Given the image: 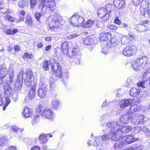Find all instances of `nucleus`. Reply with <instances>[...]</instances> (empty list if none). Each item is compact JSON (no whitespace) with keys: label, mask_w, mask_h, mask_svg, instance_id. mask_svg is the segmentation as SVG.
<instances>
[{"label":"nucleus","mask_w":150,"mask_h":150,"mask_svg":"<svg viewBox=\"0 0 150 150\" xmlns=\"http://www.w3.org/2000/svg\"><path fill=\"white\" fill-rule=\"evenodd\" d=\"M131 40L130 38L127 36L123 35L121 38V43L122 45L128 44Z\"/></svg>","instance_id":"c85d7f7f"},{"label":"nucleus","mask_w":150,"mask_h":150,"mask_svg":"<svg viewBox=\"0 0 150 150\" xmlns=\"http://www.w3.org/2000/svg\"><path fill=\"white\" fill-rule=\"evenodd\" d=\"M0 78L1 79H4L8 73V69L5 66H2V68H0Z\"/></svg>","instance_id":"393cba45"},{"label":"nucleus","mask_w":150,"mask_h":150,"mask_svg":"<svg viewBox=\"0 0 150 150\" xmlns=\"http://www.w3.org/2000/svg\"><path fill=\"white\" fill-rule=\"evenodd\" d=\"M49 134H42L40 135L39 137V140L40 141H42L43 144L46 143L48 141Z\"/></svg>","instance_id":"2f4dec72"},{"label":"nucleus","mask_w":150,"mask_h":150,"mask_svg":"<svg viewBox=\"0 0 150 150\" xmlns=\"http://www.w3.org/2000/svg\"><path fill=\"white\" fill-rule=\"evenodd\" d=\"M147 11L145 8H141L140 9L141 14L145 17H147Z\"/></svg>","instance_id":"c03bdc74"},{"label":"nucleus","mask_w":150,"mask_h":150,"mask_svg":"<svg viewBox=\"0 0 150 150\" xmlns=\"http://www.w3.org/2000/svg\"><path fill=\"white\" fill-rule=\"evenodd\" d=\"M68 48L67 54L70 58H74L75 56L79 58L81 56V54L75 42H68Z\"/></svg>","instance_id":"20e7f679"},{"label":"nucleus","mask_w":150,"mask_h":150,"mask_svg":"<svg viewBox=\"0 0 150 150\" xmlns=\"http://www.w3.org/2000/svg\"><path fill=\"white\" fill-rule=\"evenodd\" d=\"M132 118V116L131 115L129 114H125L120 117L119 122H120L122 126V124H126L129 123Z\"/></svg>","instance_id":"ddd939ff"},{"label":"nucleus","mask_w":150,"mask_h":150,"mask_svg":"<svg viewBox=\"0 0 150 150\" xmlns=\"http://www.w3.org/2000/svg\"><path fill=\"white\" fill-rule=\"evenodd\" d=\"M94 23V21L91 20H88L83 25V27L88 28L92 27Z\"/></svg>","instance_id":"c756f323"},{"label":"nucleus","mask_w":150,"mask_h":150,"mask_svg":"<svg viewBox=\"0 0 150 150\" xmlns=\"http://www.w3.org/2000/svg\"><path fill=\"white\" fill-rule=\"evenodd\" d=\"M114 5L118 8H121L124 4V2L122 0H114L113 2Z\"/></svg>","instance_id":"a878e982"},{"label":"nucleus","mask_w":150,"mask_h":150,"mask_svg":"<svg viewBox=\"0 0 150 150\" xmlns=\"http://www.w3.org/2000/svg\"><path fill=\"white\" fill-rule=\"evenodd\" d=\"M11 129L12 130L16 132L19 131V128H18L16 126L13 125L11 126Z\"/></svg>","instance_id":"864d4df0"},{"label":"nucleus","mask_w":150,"mask_h":150,"mask_svg":"<svg viewBox=\"0 0 150 150\" xmlns=\"http://www.w3.org/2000/svg\"><path fill=\"white\" fill-rule=\"evenodd\" d=\"M47 91L46 86L43 83L40 81L38 90V96L40 98H44L46 96Z\"/></svg>","instance_id":"6e6552de"},{"label":"nucleus","mask_w":150,"mask_h":150,"mask_svg":"<svg viewBox=\"0 0 150 150\" xmlns=\"http://www.w3.org/2000/svg\"><path fill=\"white\" fill-rule=\"evenodd\" d=\"M120 126L118 129H119V132L118 133H117V134H119H119L120 132H122V133H127L131 130L132 129V128L130 126H124V127H121Z\"/></svg>","instance_id":"5701e85b"},{"label":"nucleus","mask_w":150,"mask_h":150,"mask_svg":"<svg viewBox=\"0 0 150 150\" xmlns=\"http://www.w3.org/2000/svg\"><path fill=\"white\" fill-rule=\"evenodd\" d=\"M108 28L111 30H116L117 28V27L114 25H108Z\"/></svg>","instance_id":"603ef678"},{"label":"nucleus","mask_w":150,"mask_h":150,"mask_svg":"<svg viewBox=\"0 0 150 150\" xmlns=\"http://www.w3.org/2000/svg\"><path fill=\"white\" fill-rule=\"evenodd\" d=\"M17 80L16 81L15 84L14 89L16 91L20 90L22 88L23 84V80L21 78H18V75Z\"/></svg>","instance_id":"aec40b11"},{"label":"nucleus","mask_w":150,"mask_h":150,"mask_svg":"<svg viewBox=\"0 0 150 150\" xmlns=\"http://www.w3.org/2000/svg\"><path fill=\"white\" fill-rule=\"evenodd\" d=\"M147 21H145L141 23L136 25V30L139 33L149 31L150 29L147 26L144 24L147 23Z\"/></svg>","instance_id":"1a4fd4ad"},{"label":"nucleus","mask_w":150,"mask_h":150,"mask_svg":"<svg viewBox=\"0 0 150 150\" xmlns=\"http://www.w3.org/2000/svg\"><path fill=\"white\" fill-rule=\"evenodd\" d=\"M68 42L67 41L63 42L61 45V50L63 53L64 54H66L67 51L68 52Z\"/></svg>","instance_id":"b1692460"},{"label":"nucleus","mask_w":150,"mask_h":150,"mask_svg":"<svg viewBox=\"0 0 150 150\" xmlns=\"http://www.w3.org/2000/svg\"><path fill=\"white\" fill-rule=\"evenodd\" d=\"M18 4L19 7L21 8H23L25 5V2L22 0H21L19 1Z\"/></svg>","instance_id":"8fccbe9b"},{"label":"nucleus","mask_w":150,"mask_h":150,"mask_svg":"<svg viewBox=\"0 0 150 150\" xmlns=\"http://www.w3.org/2000/svg\"><path fill=\"white\" fill-rule=\"evenodd\" d=\"M83 43L86 45H91L93 43V39L91 36L87 37L84 39Z\"/></svg>","instance_id":"7c9ffc66"},{"label":"nucleus","mask_w":150,"mask_h":150,"mask_svg":"<svg viewBox=\"0 0 150 150\" xmlns=\"http://www.w3.org/2000/svg\"><path fill=\"white\" fill-rule=\"evenodd\" d=\"M14 50L16 51H19L21 49L20 47L19 46H14Z\"/></svg>","instance_id":"680f3d73"},{"label":"nucleus","mask_w":150,"mask_h":150,"mask_svg":"<svg viewBox=\"0 0 150 150\" xmlns=\"http://www.w3.org/2000/svg\"><path fill=\"white\" fill-rule=\"evenodd\" d=\"M134 100L132 99H123L120 102V106L121 108H125L129 104H133Z\"/></svg>","instance_id":"4468645a"},{"label":"nucleus","mask_w":150,"mask_h":150,"mask_svg":"<svg viewBox=\"0 0 150 150\" xmlns=\"http://www.w3.org/2000/svg\"><path fill=\"white\" fill-rule=\"evenodd\" d=\"M141 0H132V3L136 6H138L140 4Z\"/></svg>","instance_id":"6e6d98bb"},{"label":"nucleus","mask_w":150,"mask_h":150,"mask_svg":"<svg viewBox=\"0 0 150 150\" xmlns=\"http://www.w3.org/2000/svg\"><path fill=\"white\" fill-rule=\"evenodd\" d=\"M60 103L59 101L57 100H53L52 102V105L54 108L57 109L60 106Z\"/></svg>","instance_id":"c9c22d12"},{"label":"nucleus","mask_w":150,"mask_h":150,"mask_svg":"<svg viewBox=\"0 0 150 150\" xmlns=\"http://www.w3.org/2000/svg\"><path fill=\"white\" fill-rule=\"evenodd\" d=\"M140 109V108L139 106L134 105L131 106L129 109L126 111V112L129 114L130 113H132L136 112H138Z\"/></svg>","instance_id":"6ab92c4d"},{"label":"nucleus","mask_w":150,"mask_h":150,"mask_svg":"<svg viewBox=\"0 0 150 150\" xmlns=\"http://www.w3.org/2000/svg\"><path fill=\"white\" fill-rule=\"evenodd\" d=\"M79 35L78 34H70L68 36V38L69 39H72L73 38H75L76 37L78 36Z\"/></svg>","instance_id":"5fc2aeb1"},{"label":"nucleus","mask_w":150,"mask_h":150,"mask_svg":"<svg viewBox=\"0 0 150 150\" xmlns=\"http://www.w3.org/2000/svg\"><path fill=\"white\" fill-rule=\"evenodd\" d=\"M111 141H112V140ZM115 141H117L114 145V148L115 149L120 148L123 145H125L123 143L122 138H121L120 135L119 137H118L117 139L115 140Z\"/></svg>","instance_id":"dca6fc26"},{"label":"nucleus","mask_w":150,"mask_h":150,"mask_svg":"<svg viewBox=\"0 0 150 150\" xmlns=\"http://www.w3.org/2000/svg\"><path fill=\"white\" fill-rule=\"evenodd\" d=\"M9 150H17L16 147L11 146L8 147Z\"/></svg>","instance_id":"774afa93"},{"label":"nucleus","mask_w":150,"mask_h":150,"mask_svg":"<svg viewBox=\"0 0 150 150\" xmlns=\"http://www.w3.org/2000/svg\"><path fill=\"white\" fill-rule=\"evenodd\" d=\"M52 20L50 21L49 23V30L52 34H54L60 30L59 24L63 25L64 21L62 19V17L57 12H55L53 15L51 16Z\"/></svg>","instance_id":"f03ea898"},{"label":"nucleus","mask_w":150,"mask_h":150,"mask_svg":"<svg viewBox=\"0 0 150 150\" xmlns=\"http://www.w3.org/2000/svg\"><path fill=\"white\" fill-rule=\"evenodd\" d=\"M37 82H35L33 83V86L31 88V89H34V90H36V88L37 86Z\"/></svg>","instance_id":"0e129e2a"},{"label":"nucleus","mask_w":150,"mask_h":150,"mask_svg":"<svg viewBox=\"0 0 150 150\" xmlns=\"http://www.w3.org/2000/svg\"><path fill=\"white\" fill-rule=\"evenodd\" d=\"M137 47L134 45H129L123 50V54L127 57H130L136 52Z\"/></svg>","instance_id":"0eeeda50"},{"label":"nucleus","mask_w":150,"mask_h":150,"mask_svg":"<svg viewBox=\"0 0 150 150\" xmlns=\"http://www.w3.org/2000/svg\"><path fill=\"white\" fill-rule=\"evenodd\" d=\"M31 150H40V148L39 146H35L32 147Z\"/></svg>","instance_id":"052dcab7"},{"label":"nucleus","mask_w":150,"mask_h":150,"mask_svg":"<svg viewBox=\"0 0 150 150\" xmlns=\"http://www.w3.org/2000/svg\"><path fill=\"white\" fill-rule=\"evenodd\" d=\"M25 24L29 26H31L33 25V21L31 17L29 16H28L26 18Z\"/></svg>","instance_id":"e433bc0d"},{"label":"nucleus","mask_w":150,"mask_h":150,"mask_svg":"<svg viewBox=\"0 0 150 150\" xmlns=\"http://www.w3.org/2000/svg\"><path fill=\"white\" fill-rule=\"evenodd\" d=\"M9 74L8 75V79H7L6 81L10 83H11L13 81L14 76L13 75V70L11 69L9 70Z\"/></svg>","instance_id":"72a5a7b5"},{"label":"nucleus","mask_w":150,"mask_h":150,"mask_svg":"<svg viewBox=\"0 0 150 150\" xmlns=\"http://www.w3.org/2000/svg\"><path fill=\"white\" fill-rule=\"evenodd\" d=\"M150 73V67L148 68L147 70L144 72L143 76V79H145L147 77V75L148 73Z\"/></svg>","instance_id":"3c124183"},{"label":"nucleus","mask_w":150,"mask_h":150,"mask_svg":"<svg viewBox=\"0 0 150 150\" xmlns=\"http://www.w3.org/2000/svg\"><path fill=\"white\" fill-rule=\"evenodd\" d=\"M4 17L7 20L13 22L14 21V18L11 16L8 15L5 16Z\"/></svg>","instance_id":"de8ad7c7"},{"label":"nucleus","mask_w":150,"mask_h":150,"mask_svg":"<svg viewBox=\"0 0 150 150\" xmlns=\"http://www.w3.org/2000/svg\"><path fill=\"white\" fill-rule=\"evenodd\" d=\"M107 45L110 47H112L117 44V40L115 36L112 37L107 42Z\"/></svg>","instance_id":"a211bd4d"},{"label":"nucleus","mask_w":150,"mask_h":150,"mask_svg":"<svg viewBox=\"0 0 150 150\" xmlns=\"http://www.w3.org/2000/svg\"><path fill=\"white\" fill-rule=\"evenodd\" d=\"M84 21L83 18L80 16L79 15L76 14H74L69 20V22L70 23L71 25L74 27L80 26Z\"/></svg>","instance_id":"423d86ee"},{"label":"nucleus","mask_w":150,"mask_h":150,"mask_svg":"<svg viewBox=\"0 0 150 150\" xmlns=\"http://www.w3.org/2000/svg\"><path fill=\"white\" fill-rule=\"evenodd\" d=\"M12 98L13 100L15 102H16L18 98V96L17 94L15 93L12 95Z\"/></svg>","instance_id":"09e8293b"},{"label":"nucleus","mask_w":150,"mask_h":150,"mask_svg":"<svg viewBox=\"0 0 150 150\" xmlns=\"http://www.w3.org/2000/svg\"><path fill=\"white\" fill-rule=\"evenodd\" d=\"M149 83L147 82L146 80L145 81L139 82L137 83V85L139 87H141L142 88H145L150 89V77H149Z\"/></svg>","instance_id":"f3484780"},{"label":"nucleus","mask_w":150,"mask_h":150,"mask_svg":"<svg viewBox=\"0 0 150 150\" xmlns=\"http://www.w3.org/2000/svg\"><path fill=\"white\" fill-rule=\"evenodd\" d=\"M24 71L23 69L21 70L18 74V78H21L24 81L25 85L29 86L31 85L34 80L33 74L31 71H28L25 73H24Z\"/></svg>","instance_id":"39448f33"},{"label":"nucleus","mask_w":150,"mask_h":150,"mask_svg":"<svg viewBox=\"0 0 150 150\" xmlns=\"http://www.w3.org/2000/svg\"><path fill=\"white\" fill-rule=\"evenodd\" d=\"M53 72L57 78H61L63 76V73L61 66H51Z\"/></svg>","instance_id":"9d476101"},{"label":"nucleus","mask_w":150,"mask_h":150,"mask_svg":"<svg viewBox=\"0 0 150 150\" xmlns=\"http://www.w3.org/2000/svg\"><path fill=\"white\" fill-rule=\"evenodd\" d=\"M139 91L135 88H132L129 93L130 95L132 97H136L138 96Z\"/></svg>","instance_id":"cd10ccee"},{"label":"nucleus","mask_w":150,"mask_h":150,"mask_svg":"<svg viewBox=\"0 0 150 150\" xmlns=\"http://www.w3.org/2000/svg\"><path fill=\"white\" fill-rule=\"evenodd\" d=\"M33 57V55L28 52L25 53L23 56V58L25 61L28 60V59H32Z\"/></svg>","instance_id":"4c0bfd02"},{"label":"nucleus","mask_w":150,"mask_h":150,"mask_svg":"<svg viewBox=\"0 0 150 150\" xmlns=\"http://www.w3.org/2000/svg\"><path fill=\"white\" fill-rule=\"evenodd\" d=\"M114 23L120 25L121 24V21L118 17H116L114 20Z\"/></svg>","instance_id":"4d7b16f0"},{"label":"nucleus","mask_w":150,"mask_h":150,"mask_svg":"<svg viewBox=\"0 0 150 150\" xmlns=\"http://www.w3.org/2000/svg\"><path fill=\"white\" fill-rule=\"evenodd\" d=\"M74 62L75 63V64L76 65H80V62L79 60L75 59L74 60Z\"/></svg>","instance_id":"69168bd1"},{"label":"nucleus","mask_w":150,"mask_h":150,"mask_svg":"<svg viewBox=\"0 0 150 150\" xmlns=\"http://www.w3.org/2000/svg\"><path fill=\"white\" fill-rule=\"evenodd\" d=\"M107 125L108 127L111 128L108 133L105 134L102 136H98L94 142L92 143V145L95 146H98L103 141H106L110 139L112 141L116 140L117 139L118 137L120 136L118 134H116L119 132V127L121 126L119 121H110L107 123Z\"/></svg>","instance_id":"f257e3e1"},{"label":"nucleus","mask_w":150,"mask_h":150,"mask_svg":"<svg viewBox=\"0 0 150 150\" xmlns=\"http://www.w3.org/2000/svg\"><path fill=\"white\" fill-rule=\"evenodd\" d=\"M33 110L31 108L25 107L23 112V117H28L31 115Z\"/></svg>","instance_id":"412c9836"},{"label":"nucleus","mask_w":150,"mask_h":150,"mask_svg":"<svg viewBox=\"0 0 150 150\" xmlns=\"http://www.w3.org/2000/svg\"><path fill=\"white\" fill-rule=\"evenodd\" d=\"M130 120L131 121L132 123L134 125H137L138 124L137 123L138 121L137 119L136 118V115L135 117H132Z\"/></svg>","instance_id":"49530a36"},{"label":"nucleus","mask_w":150,"mask_h":150,"mask_svg":"<svg viewBox=\"0 0 150 150\" xmlns=\"http://www.w3.org/2000/svg\"><path fill=\"white\" fill-rule=\"evenodd\" d=\"M121 138H122L123 143L125 145L137 141L138 140L137 138L133 137V135L132 134L126 136L124 137L121 136Z\"/></svg>","instance_id":"f8f14e48"},{"label":"nucleus","mask_w":150,"mask_h":150,"mask_svg":"<svg viewBox=\"0 0 150 150\" xmlns=\"http://www.w3.org/2000/svg\"><path fill=\"white\" fill-rule=\"evenodd\" d=\"M18 32V30L16 29H13V30L9 29L6 31V33L8 34L13 35Z\"/></svg>","instance_id":"37998d69"},{"label":"nucleus","mask_w":150,"mask_h":150,"mask_svg":"<svg viewBox=\"0 0 150 150\" xmlns=\"http://www.w3.org/2000/svg\"><path fill=\"white\" fill-rule=\"evenodd\" d=\"M107 9L103 7L100 8L98 9L97 11V13L98 16L99 17H102L106 13V12L107 11Z\"/></svg>","instance_id":"473e14b6"},{"label":"nucleus","mask_w":150,"mask_h":150,"mask_svg":"<svg viewBox=\"0 0 150 150\" xmlns=\"http://www.w3.org/2000/svg\"><path fill=\"white\" fill-rule=\"evenodd\" d=\"M147 64L146 58L144 57L133 60L132 62V66H142L143 65H145Z\"/></svg>","instance_id":"9b49d317"},{"label":"nucleus","mask_w":150,"mask_h":150,"mask_svg":"<svg viewBox=\"0 0 150 150\" xmlns=\"http://www.w3.org/2000/svg\"><path fill=\"white\" fill-rule=\"evenodd\" d=\"M8 98V97H7V98L6 99V102L5 103V105L6 106H7L10 102V100Z\"/></svg>","instance_id":"338daca9"},{"label":"nucleus","mask_w":150,"mask_h":150,"mask_svg":"<svg viewBox=\"0 0 150 150\" xmlns=\"http://www.w3.org/2000/svg\"><path fill=\"white\" fill-rule=\"evenodd\" d=\"M122 109L117 110L116 113V115H120L122 113Z\"/></svg>","instance_id":"e2e57ef3"},{"label":"nucleus","mask_w":150,"mask_h":150,"mask_svg":"<svg viewBox=\"0 0 150 150\" xmlns=\"http://www.w3.org/2000/svg\"><path fill=\"white\" fill-rule=\"evenodd\" d=\"M150 0H142L141 4V6L142 8H146L147 7Z\"/></svg>","instance_id":"58836bf2"},{"label":"nucleus","mask_w":150,"mask_h":150,"mask_svg":"<svg viewBox=\"0 0 150 150\" xmlns=\"http://www.w3.org/2000/svg\"><path fill=\"white\" fill-rule=\"evenodd\" d=\"M35 90L31 89L29 95V98L31 100L35 97Z\"/></svg>","instance_id":"ea45409f"},{"label":"nucleus","mask_w":150,"mask_h":150,"mask_svg":"<svg viewBox=\"0 0 150 150\" xmlns=\"http://www.w3.org/2000/svg\"><path fill=\"white\" fill-rule=\"evenodd\" d=\"M5 96L7 97H10L12 95V90L11 86L10 84L5 85L4 86Z\"/></svg>","instance_id":"2eb2a0df"},{"label":"nucleus","mask_w":150,"mask_h":150,"mask_svg":"<svg viewBox=\"0 0 150 150\" xmlns=\"http://www.w3.org/2000/svg\"><path fill=\"white\" fill-rule=\"evenodd\" d=\"M136 118L137 119L138 122L139 124L142 125L146 121L144 120V117L142 115H136Z\"/></svg>","instance_id":"bb28decb"},{"label":"nucleus","mask_w":150,"mask_h":150,"mask_svg":"<svg viewBox=\"0 0 150 150\" xmlns=\"http://www.w3.org/2000/svg\"><path fill=\"white\" fill-rule=\"evenodd\" d=\"M143 131L145 133L146 136L150 137V130L147 128L145 127L143 129Z\"/></svg>","instance_id":"a18cd8bd"},{"label":"nucleus","mask_w":150,"mask_h":150,"mask_svg":"<svg viewBox=\"0 0 150 150\" xmlns=\"http://www.w3.org/2000/svg\"><path fill=\"white\" fill-rule=\"evenodd\" d=\"M20 17L19 19H18V22H20L21 21H23L24 20V16L25 15V12L23 10H21L20 11Z\"/></svg>","instance_id":"79ce46f5"},{"label":"nucleus","mask_w":150,"mask_h":150,"mask_svg":"<svg viewBox=\"0 0 150 150\" xmlns=\"http://www.w3.org/2000/svg\"><path fill=\"white\" fill-rule=\"evenodd\" d=\"M35 18L37 20H39L41 16V14L37 12L35 14Z\"/></svg>","instance_id":"13d9d810"},{"label":"nucleus","mask_w":150,"mask_h":150,"mask_svg":"<svg viewBox=\"0 0 150 150\" xmlns=\"http://www.w3.org/2000/svg\"><path fill=\"white\" fill-rule=\"evenodd\" d=\"M111 36V34L110 33H100V38L101 41H106Z\"/></svg>","instance_id":"4be33fe9"},{"label":"nucleus","mask_w":150,"mask_h":150,"mask_svg":"<svg viewBox=\"0 0 150 150\" xmlns=\"http://www.w3.org/2000/svg\"><path fill=\"white\" fill-rule=\"evenodd\" d=\"M107 11L105 13L104 15H103L102 17H100L101 18L102 20L104 21H107L109 19L110 11H108V9H107Z\"/></svg>","instance_id":"f704fd0d"},{"label":"nucleus","mask_w":150,"mask_h":150,"mask_svg":"<svg viewBox=\"0 0 150 150\" xmlns=\"http://www.w3.org/2000/svg\"><path fill=\"white\" fill-rule=\"evenodd\" d=\"M128 35L129 36V38H131L132 39H134V34L131 32L128 31Z\"/></svg>","instance_id":"bf43d9fd"},{"label":"nucleus","mask_w":150,"mask_h":150,"mask_svg":"<svg viewBox=\"0 0 150 150\" xmlns=\"http://www.w3.org/2000/svg\"><path fill=\"white\" fill-rule=\"evenodd\" d=\"M54 60L53 59H51L50 61H45L44 62V64L43 66H54L55 64L53 63V62L54 61Z\"/></svg>","instance_id":"a19ab883"},{"label":"nucleus","mask_w":150,"mask_h":150,"mask_svg":"<svg viewBox=\"0 0 150 150\" xmlns=\"http://www.w3.org/2000/svg\"><path fill=\"white\" fill-rule=\"evenodd\" d=\"M36 115H35L34 119L35 120L41 115L49 120H52L54 117V115L52 111L48 108H45L40 105H38L36 109Z\"/></svg>","instance_id":"7ed1b4c3"}]
</instances>
